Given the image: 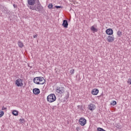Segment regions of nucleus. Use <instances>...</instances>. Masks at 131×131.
Wrapping results in <instances>:
<instances>
[{"label":"nucleus","mask_w":131,"mask_h":131,"mask_svg":"<svg viewBox=\"0 0 131 131\" xmlns=\"http://www.w3.org/2000/svg\"><path fill=\"white\" fill-rule=\"evenodd\" d=\"M28 4L30 6H28L30 10L36 11L41 14H43L45 9L40 4L39 0H28Z\"/></svg>","instance_id":"nucleus-1"},{"label":"nucleus","mask_w":131,"mask_h":131,"mask_svg":"<svg viewBox=\"0 0 131 131\" xmlns=\"http://www.w3.org/2000/svg\"><path fill=\"white\" fill-rule=\"evenodd\" d=\"M33 81L36 84H45V79L42 77H36L33 79Z\"/></svg>","instance_id":"nucleus-2"},{"label":"nucleus","mask_w":131,"mask_h":131,"mask_svg":"<svg viewBox=\"0 0 131 131\" xmlns=\"http://www.w3.org/2000/svg\"><path fill=\"white\" fill-rule=\"evenodd\" d=\"M47 101L48 102H49V103L55 102V101H56V95L54 94H51L48 95L47 97Z\"/></svg>","instance_id":"nucleus-3"},{"label":"nucleus","mask_w":131,"mask_h":131,"mask_svg":"<svg viewBox=\"0 0 131 131\" xmlns=\"http://www.w3.org/2000/svg\"><path fill=\"white\" fill-rule=\"evenodd\" d=\"M56 92L59 95H62L65 93V88L64 87L58 86L56 89Z\"/></svg>","instance_id":"nucleus-4"},{"label":"nucleus","mask_w":131,"mask_h":131,"mask_svg":"<svg viewBox=\"0 0 131 131\" xmlns=\"http://www.w3.org/2000/svg\"><path fill=\"white\" fill-rule=\"evenodd\" d=\"M79 123L82 126H84V125H85V124H86V119H85L84 118H80L79 119Z\"/></svg>","instance_id":"nucleus-5"},{"label":"nucleus","mask_w":131,"mask_h":131,"mask_svg":"<svg viewBox=\"0 0 131 131\" xmlns=\"http://www.w3.org/2000/svg\"><path fill=\"white\" fill-rule=\"evenodd\" d=\"M15 85L17 86H23V80L21 79H18L15 81Z\"/></svg>","instance_id":"nucleus-6"},{"label":"nucleus","mask_w":131,"mask_h":131,"mask_svg":"<svg viewBox=\"0 0 131 131\" xmlns=\"http://www.w3.org/2000/svg\"><path fill=\"white\" fill-rule=\"evenodd\" d=\"M105 33L107 34V35H112V34H113V30L111 28L107 29L105 31Z\"/></svg>","instance_id":"nucleus-7"},{"label":"nucleus","mask_w":131,"mask_h":131,"mask_svg":"<svg viewBox=\"0 0 131 131\" xmlns=\"http://www.w3.org/2000/svg\"><path fill=\"white\" fill-rule=\"evenodd\" d=\"M33 93L34 95H39L40 90L38 88H35L33 89Z\"/></svg>","instance_id":"nucleus-8"},{"label":"nucleus","mask_w":131,"mask_h":131,"mask_svg":"<svg viewBox=\"0 0 131 131\" xmlns=\"http://www.w3.org/2000/svg\"><path fill=\"white\" fill-rule=\"evenodd\" d=\"M88 107L89 110L91 111H94V110L96 109V105H95L94 104H90L88 105Z\"/></svg>","instance_id":"nucleus-9"},{"label":"nucleus","mask_w":131,"mask_h":131,"mask_svg":"<svg viewBox=\"0 0 131 131\" xmlns=\"http://www.w3.org/2000/svg\"><path fill=\"white\" fill-rule=\"evenodd\" d=\"M62 25L64 28H68V21L66 19H64Z\"/></svg>","instance_id":"nucleus-10"},{"label":"nucleus","mask_w":131,"mask_h":131,"mask_svg":"<svg viewBox=\"0 0 131 131\" xmlns=\"http://www.w3.org/2000/svg\"><path fill=\"white\" fill-rule=\"evenodd\" d=\"M106 40L108 41V42H112V41H114V36H108L106 38Z\"/></svg>","instance_id":"nucleus-11"},{"label":"nucleus","mask_w":131,"mask_h":131,"mask_svg":"<svg viewBox=\"0 0 131 131\" xmlns=\"http://www.w3.org/2000/svg\"><path fill=\"white\" fill-rule=\"evenodd\" d=\"M92 95H97L99 94V90L94 89L91 92Z\"/></svg>","instance_id":"nucleus-12"},{"label":"nucleus","mask_w":131,"mask_h":131,"mask_svg":"<svg viewBox=\"0 0 131 131\" xmlns=\"http://www.w3.org/2000/svg\"><path fill=\"white\" fill-rule=\"evenodd\" d=\"M4 11L3 12L4 13V14H9V13H10V11H9V10H8V9L6 7H4Z\"/></svg>","instance_id":"nucleus-13"},{"label":"nucleus","mask_w":131,"mask_h":131,"mask_svg":"<svg viewBox=\"0 0 131 131\" xmlns=\"http://www.w3.org/2000/svg\"><path fill=\"white\" fill-rule=\"evenodd\" d=\"M17 43L19 48H23V47H24V45L22 42H21V41H18Z\"/></svg>","instance_id":"nucleus-14"},{"label":"nucleus","mask_w":131,"mask_h":131,"mask_svg":"<svg viewBox=\"0 0 131 131\" xmlns=\"http://www.w3.org/2000/svg\"><path fill=\"white\" fill-rule=\"evenodd\" d=\"M69 96H70V94H69V92H67V93L66 95V96L64 98V101H66V100H68V99H69Z\"/></svg>","instance_id":"nucleus-15"},{"label":"nucleus","mask_w":131,"mask_h":131,"mask_svg":"<svg viewBox=\"0 0 131 131\" xmlns=\"http://www.w3.org/2000/svg\"><path fill=\"white\" fill-rule=\"evenodd\" d=\"M91 30H92V31H94V32H98V29H96L94 26L91 27Z\"/></svg>","instance_id":"nucleus-16"},{"label":"nucleus","mask_w":131,"mask_h":131,"mask_svg":"<svg viewBox=\"0 0 131 131\" xmlns=\"http://www.w3.org/2000/svg\"><path fill=\"white\" fill-rule=\"evenodd\" d=\"M12 114L14 115V116H17L18 115V111L15 110L12 112Z\"/></svg>","instance_id":"nucleus-17"},{"label":"nucleus","mask_w":131,"mask_h":131,"mask_svg":"<svg viewBox=\"0 0 131 131\" xmlns=\"http://www.w3.org/2000/svg\"><path fill=\"white\" fill-rule=\"evenodd\" d=\"M116 104H117L116 101H113V102L111 103V105H113V106H115Z\"/></svg>","instance_id":"nucleus-18"},{"label":"nucleus","mask_w":131,"mask_h":131,"mask_svg":"<svg viewBox=\"0 0 131 131\" xmlns=\"http://www.w3.org/2000/svg\"><path fill=\"white\" fill-rule=\"evenodd\" d=\"M117 35H118V36H121V35H122V32L120 31H118L117 32Z\"/></svg>","instance_id":"nucleus-19"},{"label":"nucleus","mask_w":131,"mask_h":131,"mask_svg":"<svg viewBox=\"0 0 131 131\" xmlns=\"http://www.w3.org/2000/svg\"><path fill=\"white\" fill-rule=\"evenodd\" d=\"M5 114V113L3 111H0V118L2 116H4V115Z\"/></svg>","instance_id":"nucleus-20"},{"label":"nucleus","mask_w":131,"mask_h":131,"mask_svg":"<svg viewBox=\"0 0 131 131\" xmlns=\"http://www.w3.org/2000/svg\"><path fill=\"white\" fill-rule=\"evenodd\" d=\"M53 7H54V5H53L52 4H49V5H48V8L49 9H52Z\"/></svg>","instance_id":"nucleus-21"},{"label":"nucleus","mask_w":131,"mask_h":131,"mask_svg":"<svg viewBox=\"0 0 131 131\" xmlns=\"http://www.w3.org/2000/svg\"><path fill=\"white\" fill-rule=\"evenodd\" d=\"M55 8H56V9H63L62 6H55Z\"/></svg>","instance_id":"nucleus-22"},{"label":"nucleus","mask_w":131,"mask_h":131,"mask_svg":"<svg viewBox=\"0 0 131 131\" xmlns=\"http://www.w3.org/2000/svg\"><path fill=\"white\" fill-rule=\"evenodd\" d=\"M19 122H21V123H23V122H25V120H24V119H20Z\"/></svg>","instance_id":"nucleus-23"},{"label":"nucleus","mask_w":131,"mask_h":131,"mask_svg":"<svg viewBox=\"0 0 131 131\" xmlns=\"http://www.w3.org/2000/svg\"><path fill=\"white\" fill-rule=\"evenodd\" d=\"M70 73L71 74H74V69H72L70 70Z\"/></svg>","instance_id":"nucleus-24"},{"label":"nucleus","mask_w":131,"mask_h":131,"mask_svg":"<svg viewBox=\"0 0 131 131\" xmlns=\"http://www.w3.org/2000/svg\"><path fill=\"white\" fill-rule=\"evenodd\" d=\"M128 83H129V84H131V78H129L127 81Z\"/></svg>","instance_id":"nucleus-25"},{"label":"nucleus","mask_w":131,"mask_h":131,"mask_svg":"<svg viewBox=\"0 0 131 131\" xmlns=\"http://www.w3.org/2000/svg\"><path fill=\"white\" fill-rule=\"evenodd\" d=\"M2 110H7V107H5V106H3L2 108Z\"/></svg>","instance_id":"nucleus-26"},{"label":"nucleus","mask_w":131,"mask_h":131,"mask_svg":"<svg viewBox=\"0 0 131 131\" xmlns=\"http://www.w3.org/2000/svg\"><path fill=\"white\" fill-rule=\"evenodd\" d=\"M33 37L34 38H36V37H37V35H34Z\"/></svg>","instance_id":"nucleus-27"},{"label":"nucleus","mask_w":131,"mask_h":131,"mask_svg":"<svg viewBox=\"0 0 131 131\" xmlns=\"http://www.w3.org/2000/svg\"><path fill=\"white\" fill-rule=\"evenodd\" d=\"M13 7L14 8H16L17 7V5L13 4Z\"/></svg>","instance_id":"nucleus-28"},{"label":"nucleus","mask_w":131,"mask_h":131,"mask_svg":"<svg viewBox=\"0 0 131 131\" xmlns=\"http://www.w3.org/2000/svg\"><path fill=\"white\" fill-rule=\"evenodd\" d=\"M78 129H79V127H78L76 128V130L78 131Z\"/></svg>","instance_id":"nucleus-29"},{"label":"nucleus","mask_w":131,"mask_h":131,"mask_svg":"<svg viewBox=\"0 0 131 131\" xmlns=\"http://www.w3.org/2000/svg\"><path fill=\"white\" fill-rule=\"evenodd\" d=\"M77 107L78 108H79V107H80V105H78Z\"/></svg>","instance_id":"nucleus-30"},{"label":"nucleus","mask_w":131,"mask_h":131,"mask_svg":"<svg viewBox=\"0 0 131 131\" xmlns=\"http://www.w3.org/2000/svg\"><path fill=\"white\" fill-rule=\"evenodd\" d=\"M41 82H43V81H41Z\"/></svg>","instance_id":"nucleus-31"}]
</instances>
